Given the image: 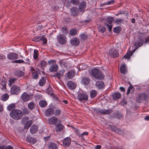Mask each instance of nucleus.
Masks as SVG:
<instances>
[{"mask_svg":"<svg viewBox=\"0 0 149 149\" xmlns=\"http://www.w3.org/2000/svg\"><path fill=\"white\" fill-rule=\"evenodd\" d=\"M10 115L14 119L17 120L22 118L23 116V113L19 110L14 109L10 113Z\"/></svg>","mask_w":149,"mask_h":149,"instance_id":"nucleus-1","label":"nucleus"},{"mask_svg":"<svg viewBox=\"0 0 149 149\" xmlns=\"http://www.w3.org/2000/svg\"><path fill=\"white\" fill-rule=\"evenodd\" d=\"M91 75L97 79H102L104 78L101 71L96 68L93 69L91 70Z\"/></svg>","mask_w":149,"mask_h":149,"instance_id":"nucleus-2","label":"nucleus"},{"mask_svg":"<svg viewBox=\"0 0 149 149\" xmlns=\"http://www.w3.org/2000/svg\"><path fill=\"white\" fill-rule=\"evenodd\" d=\"M148 99V95L145 93L140 94L136 97V101L139 103H140L143 101H147Z\"/></svg>","mask_w":149,"mask_h":149,"instance_id":"nucleus-3","label":"nucleus"},{"mask_svg":"<svg viewBox=\"0 0 149 149\" xmlns=\"http://www.w3.org/2000/svg\"><path fill=\"white\" fill-rule=\"evenodd\" d=\"M114 20L113 18L111 17H108L106 19V21L108 23H105V25L108 27L109 31L110 32L111 31V29L112 27V23Z\"/></svg>","mask_w":149,"mask_h":149,"instance_id":"nucleus-4","label":"nucleus"},{"mask_svg":"<svg viewBox=\"0 0 149 149\" xmlns=\"http://www.w3.org/2000/svg\"><path fill=\"white\" fill-rule=\"evenodd\" d=\"M77 98L80 101L87 100H88V96L84 93H79L77 96Z\"/></svg>","mask_w":149,"mask_h":149,"instance_id":"nucleus-5","label":"nucleus"},{"mask_svg":"<svg viewBox=\"0 0 149 149\" xmlns=\"http://www.w3.org/2000/svg\"><path fill=\"white\" fill-rule=\"evenodd\" d=\"M20 91V87L16 85L13 86L10 89L11 93L13 95H17Z\"/></svg>","mask_w":149,"mask_h":149,"instance_id":"nucleus-6","label":"nucleus"},{"mask_svg":"<svg viewBox=\"0 0 149 149\" xmlns=\"http://www.w3.org/2000/svg\"><path fill=\"white\" fill-rule=\"evenodd\" d=\"M57 39L59 43L61 44H65L67 42V38L65 35L61 34L57 37Z\"/></svg>","mask_w":149,"mask_h":149,"instance_id":"nucleus-7","label":"nucleus"},{"mask_svg":"<svg viewBox=\"0 0 149 149\" xmlns=\"http://www.w3.org/2000/svg\"><path fill=\"white\" fill-rule=\"evenodd\" d=\"M33 40L36 42L41 41L42 42V43L44 44H46L47 43V38L43 36L36 37L33 38Z\"/></svg>","mask_w":149,"mask_h":149,"instance_id":"nucleus-8","label":"nucleus"},{"mask_svg":"<svg viewBox=\"0 0 149 149\" xmlns=\"http://www.w3.org/2000/svg\"><path fill=\"white\" fill-rule=\"evenodd\" d=\"M18 55L15 53H11L8 54L7 55V57L10 60H14L18 58Z\"/></svg>","mask_w":149,"mask_h":149,"instance_id":"nucleus-9","label":"nucleus"},{"mask_svg":"<svg viewBox=\"0 0 149 149\" xmlns=\"http://www.w3.org/2000/svg\"><path fill=\"white\" fill-rule=\"evenodd\" d=\"M109 54L110 56L112 58L117 57L119 56V54L117 53V51L113 49L110 50Z\"/></svg>","mask_w":149,"mask_h":149,"instance_id":"nucleus-10","label":"nucleus"},{"mask_svg":"<svg viewBox=\"0 0 149 149\" xmlns=\"http://www.w3.org/2000/svg\"><path fill=\"white\" fill-rule=\"evenodd\" d=\"M71 44L74 46H77L79 45L80 43V41L78 38H74L70 40Z\"/></svg>","mask_w":149,"mask_h":149,"instance_id":"nucleus-11","label":"nucleus"},{"mask_svg":"<svg viewBox=\"0 0 149 149\" xmlns=\"http://www.w3.org/2000/svg\"><path fill=\"white\" fill-rule=\"evenodd\" d=\"M54 113V109L52 108L47 109L45 112V114L47 116H49L53 115Z\"/></svg>","mask_w":149,"mask_h":149,"instance_id":"nucleus-12","label":"nucleus"},{"mask_svg":"<svg viewBox=\"0 0 149 149\" xmlns=\"http://www.w3.org/2000/svg\"><path fill=\"white\" fill-rule=\"evenodd\" d=\"M48 121L49 124L55 125L57 121V118L54 116L48 119Z\"/></svg>","mask_w":149,"mask_h":149,"instance_id":"nucleus-13","label":"nucleus"},{"mask_svg":"<svg viewBox=\"0 0 149 149\" xmlns=\"http://www.w3.org/2000/svg\"><path fill=\"white\" fill-rule=\"evenodd\" d=\"M67 85L69 88L72 90L74 89L76 87L75 84L71 81L68 82Z\"/></svg>","mask_w":149,"mask_h":149,"instance_id":"nucleus-14","label":"nucleus"},{"mask_svg":"<svg viewBox=\"0 0 149 149\" xmlns=\"http://www.w3.org/2000/svg\"><path fill=\"white\" fill-rule=\"evenodd\" d=\"M22 97L23 100L24 102L29 100L30 99V96L25 92L23 93L22 95Z\"/></svg>","mask_w":149,"mask_h":149,"instance_id":"nucleus-15","label":"nucleus"},{"mask_svg":"<svg viewBox=\"0 0 149 149\" xmlns=\"http://www.w3.org/2000/svg\"><path fill=\"white\" fill-rule=\"evenodd\" d=\"M71 143V139L70 138L67 137L65 138L63 141V145L66 147L69 146Z\"/></svg>","mask_w":149,"mask_h":149,"instance_id":"nucleus-16","label":"nucleus"},{"mask_svg":"<svg viewBox=\"0 0 149 149\" xmlns=\"http://www.w3.org/2000/svg\"><path fill=\"white\" fill-rule=\"evenodd\" d=\"M65 72V70H62L59 71L56 74H55L53 76L56 77L58 79L61 78L63 76Z\"/></svg>","mask_w":149,"mask_h":149,"instance_id":"nucleus-17","label":"nucleus"},{"mask_svg":"<svg viewBox=\"0 0 149 149\" xmlns=\"http://www.w3.org/2000/svg\"><path fill=\"white\" fill-rule=\"evenodd\" d=\"M26 140L27 142L33 144L35 143L36 142V140L35 138H32L30 136H28Z\"/></svg>","mask_w":149,"mask_h":149,"instance_id":"nucleus-18","label":"nucleus"},{"mask_svg":"<svg viewBox=\"0 0 149 149\" xmlns=\"http://www.w3.org/2000/svg\"><path fill=\"white\" fill-rule=\"evenodd\" d=\"M38 130V127L36 125H33L30 128L31 133L33 134L36 133Z\"/></svg>","mask_w":149,"mask_h":149,"instance_id":"nucleus-19","label":"nucleus"},{"mask_svg":"<svg viewBox=\"0 0 149 149\" xmlns=\"http://www.w3.org/2000/svg\"><path fill=\"white\" fill-rule=\"evenodd\" d=\"M143 40L141 39H139L138 41L134 43V46L137 48L141 46L143 44Z\"/></svg>","mask_w":149,"mask_h":149,"instance_id":"nucleus-20","label":"nucleus"},{"mask_svg":"<svg viewBox=\"0 0 149 149\" xmlns=\"http://www.w3.org/2000/svg\"><path fill=\"white\" fill-rule=\"evenodd\" d=\"M58 67L56 64L53 65L49 68V70L51 72H54L56 71L58 69Z\"/></svg>","mask_w":149,"mask_h":149,"instance_id":"nucleus-21","label":"nucleus"},{"mask_svg":"<svg viewBox=\"0 0 149 149\" xmlns=\"http://www.w3.org/2000/svg\"><path fill=\"white\" fill-rule=\"evenodd\" d=\"M86 6V3L85 2H82L79 6V9L80 11H82L85 10Z\"/></svg>","mask_w":149,"mask_h":149,"instance_id":"nucleus-22","label":"nucleus"},{"mask_svg":"<svg viewBox=\"0 0 149 149\" xmlns=\"http://www.w3.org/2000/svg\"><path fill=\"white\" fill-rule=\"evenodd\" d=\"M120 70L121 73L125 74L127 72V69L125 64H123L120 68Z\"/></svg>","mask_w":149,"mask_h":149,"instance_id":"nucleus-23","label":"nucleus"},{"mask_svg":"<svg viewBox=\"0 0 149 149\" xmlns=\"http://www.w3.org/2000/svg\"><path fill=\"white\" fill-rule=\"evenodd\" d=\"M96 86L99 88H102L104 87V85L103 82L102 81H97L95 84Z\"/></svg>","mask_w":149,"mask_h":149,"instance_id":"nucleus-24","label":"nucleus"},{"mask_svg":"<svg viewBox=\"0 0 149 149\" xmlns=\"http://www.w3.org/2000/svg\"><path fill=\"white\" fill-rule=\"evenodd\" d=\"M111 128L112 131H114L119 134H121L122 133V132L119 129L117 128L114 126H111Z\"/></svg>","mask_w":149,"mask_h":149,"instance_id":"nucleus-25","label":"nucleus"},{"mask_svg":"<svg viewBox=\"0 0 149 149\" xmlns=\"http://www.w3.org/2000/svg\"><path fill=\"white\" fill-rule=\"evenodd\" d=\"M121 96V95L118 92L114 93L112 95L113 98L115 100L120 98Z\"/></svg>","mask_w":149,"mask_h":149,"instance_id":"nucleus-26","label":"nucleus"},{"mask_svg":"<svg viewBox=\"0 0 149 149\" xmlns=\"http://www.w3.org/2000/svg\"><path fill=\"white\" fill-rule=\"evenodd\" d=\"M82 83L85 85H88L90 82V80L87 77L83 78L81 80Z\"/></svg>","mask_w":149,"mask_h":149,"instance_id":"nucleus-27","label":"nucleus"},{"mask_svg":"<svg viewBox=\"0 0 149 149\" xmlns=\"http://www.w3.org/2000/svg\"><path fill=\"white\" fill-rule=\"evenodd\" d=\"M63 125L58 124L56 125L55 128V130L56 132L61 131L63 130Z\"/></svg>","mask_w":149,"mask_h":149,"instance_id":"nucleus-28","label":"nucleus"},{"mask_svg":"<svg viewBox=\"0 0 149 149\" xmlns=\"http://www.w3.org/2000/svg\"><path fill=\"white\" fill-rule=\"evenodd\" d=\"M111 111V110H99L98 112L102 114H106L109 113Z\"/></svg>","mask_w":149,"mask_h":149,"instance_id":"nucleus-29","label":"nucleus"},{"mask_svg":"<svg viewBox=\"0 0 149 149\" xmlns=\"http://www.w3.org/2000/svg\"><path fill=\"white\" fill-rule=\"evenodd\" d=\"M74 72H75L74 70H70L67 73V77L69 79L72 78L74 77Z\"/></svg>","mask_w":149,"mask_h":149,"instance_id":"nucleus-30","label":"nucleus"},{"mask_svg":"<svg viewBox=\"0 0 149 149\" xmlns=\"http://www.w3.org/2000/svg\"><path fill=\"white\" fill-rule=\"evenodd\" d=\"M49 149H57V146L56 144L54 143H51L48 146Z\"/></svg>","mask_w":149,"mask_h":149,"instance_id":"nucleus-31","label":"nucleus"},{"mask_svg":"<svg viewBox=\"0 0 149 149\" xmlns=\"http://www.w3.org/2000/svg\"><path fill=\"white\" fill-rule=\"evenodd\" d=\"M97 94V93L96 91L95 90H92L90 92V97L92 98H94L96 96Z\"/></svg>","mask_w":149,"mask_h":149,"instance_id":"nucleus-32","label":"nucleus"},{"mask_svg":"<svg viewBox=\"0 0 149 149\" xmlns=\"http://www.w3.org/2000/svg\"><path fill=\"white\" fill-rule=\"evenodd\" d=\"M46 82V79L44 77H41L39 82V85L40 86H43Z\"/></svg>","mask_w":149,"mask_h":149,"instance_id":"nucleus-33","label":"nucleus"},{"mask_svg":"<svg viewBox=\"0 0 149 149\" xmlns=\"http://www.w3.org/2000/svg\"><path fill=\"white\" fill-rule=\"evenodd\" d=\"M39 104L41 107H45L47 106V104L45 101L42 100L39 102Z\"/></svg>","mask_w":149,"mask_h":149,"instance_id":"nucleus-34","label":"nucleus"},{"mask_svg":"<svg viewBox=\"0 0 149 149\" xmlns=\"http://www.w3.org/2000/svg\"><path fill=\"white\" fill-rule=\"evenodd\" d=\"M77 10V8L74 7L71 8L70 9L71 14L73 16H76L77 15L76 11Z\"/></svg>","mask_w":149,"mask_h":149,"instance_id":"nucleus-35","label":"nucleus"},{"mask_svg":"<svg viewBox=\"0 0 149 149\" xmlns=\"http://www.w3.org/2000/svg\"><path fill=\"white\" fill-rule=\"evenodd\" d=\"M15 75L17 77L23 76L24 75V73L22 71H17L15 72Z\"/></svg>","mask_w":149,"mask_h":149,"instance_id":"nucleus-36","label":"nucleus"},{"mask_svg":"<svg viewBox=\"0 0 149 149\" xmlns=\"http://www.w3.org/2000/svg\"><path fill=\"white\" fill-rule=\"evenodd\" d=\"M77 29H71L70 31L69 34L71 36H73L77 34Z\"/></svg>","mask_w":149,"mask_h":149,"instance_id":"nucleus-37","label":"nucleus"},{"mask_svg":"<svg viewBox=\"0 0 149 149\" xmlns=\"http://www.w3.org/2000/svg\"><path fill=\"white\" fill-rule=\"evenodd\" d=\"M9 98V95L8 94L5 93L3 94L1 97V99L3 101H6Z\"/></svg>","mask_w":149,"mask_h":149,"instance_id":"nucleus-38","label":"nucleus"},{"mask_svg":"<svg viewBox=\"0 0 149 149\" xmlns=\"http://www.w3.org/2000/svg\"><path fill=\"white\" fill-rule=\"evenodd\" d=\"M35 104L33 102H31L29 103L28 104V107L31 110H33L35 107Z\"/></svg>","mask_w":149,"mask_h":149,"instance_id":"nucleus-39","label":"nucleus"},{"mask_svg":"<svg viewBox=\"0 0 149 149\" xmlns=\"http://www.w3.org/2000/svg\"><path fill=\"white\" fill-rule=\"evenodd\" d=\"M15 107V104H11L9 105L7 107V109L9 111H12L14 110Z\"/></svg>","mask_w":149,"mask_h":149,"instance_id":"nucleus-40","label":"nucleus"},{"mask_svg":"<svg viewBox=\"0 0 149 149\" xmlns=\"http://www.w3.org/2000/svg\"><path fill=\"white\" fill-rule=\"evenodd\" d=\"M32 124V121H30L29 122H26L24 126V128L26 129L29 128Z\"/></svg>","mask_w":149,"mask_h":149,"instance_id":"nucleus-41","label":"nucleus"},{"mask_svg":"<svg viewBox=\"0 0 149 149\" xmlns=\"http://www.w3.org/2000/svg\"><path fill=\"white\" fill-rule=\"evenodd\" d=\"M40 64L42 68L43 69L47 66V63L44 61H40Z\"/></svg>","mask_w":149,"mask_h":149,"instance_id":"nucleus-42","label":"nucleus"},{"mask_svg":"<svg viewBox=\"0 0 149 149\" xmlns=\"http://www.w3.org/2000/svg\"><path fill=\"white\" fill-rule=\"evenodd\" d=\"M132 55V53L131 52H127L126 54L124 56V57L122 58V59L124 58H129Z\"/></svg>","mask_w":149,"mask_h":149,"instance_id":"nucleus-43","label":"nucleus"},{"mask_svg":"<svg viewBox=\"0 0 149 149\" xmlns=\"http://www.w3.org/2000/svg\"><path fill=\"white\" fill-rule=\"evenodd\" d=\"M38 52L36 49L34 50V54L33 58L34 59H37L38 58Z\"/></svg>","mask_w":149,"mask_h":149,"instance_id":"nucleus-44","label":"nucleus"},{"mask_svg":"<svg viewBox=\"0 0 149 149\" xmlns=\"http://www.w3.org/2000/svg\"><path fill=\"white\" fill-rule=\"evenodd\" d=\"M123 20L122 19H117L115 22V23L117 24H120L123 22Z\"/></svg>","mask_w":149,"mask_h":149,"instance_id":"nucleus-45","label":"nucleus"},{"mask_svg":"<svg viewBox=\"0 0 149 149\" xmlns=\"http://www.w3.org/2000/svg\"><path fill=\"white\" fill-rule=\"evenodd\" d=\"M121 28L119 27H116L113 29L114 32L116 33H119L120 31Z\"/></svg>","mask_w":149,"mask_h":149,"instance_id":"nucleus-46","label":"nucleus"},{"mask_svg":"<svg viewBox=\"0 0 149 149\" xmlns=\"http://www.w3.org/2000/svg\"><path fill=\"white\" fill-rule=\"evenodd\" d=\"M17 79L15 78H13L10 79L9 80V85L10 86H11L13 83H14V82Z\"/></svg>","mask_w":149,"mask_h":149,"instance_id":"nucleus-47","label":"nucleus"},{"mask_svg":"<svg viewBox=\"0 0 149 149\" xmlns=\"http://www.w3.org/2000/svg\"><path fill=\"white\" fill-rule=\"evenodd\" d=\"M99 31L102 33H104L106 30L105 28L103 26H100L98 28Z\"/></svg>","mask_w":149,"mask_h":149,"instance_id":"nucleus-48","label":"nucleus"},{"mask_svg":"<svg viewBox=\"0 0 149 149\" xmlns=\"http://www.w3.org/2000/svg\"><path fill=\"white\" fill-rule=\"evenodd\" d=\"M61 30L63 33L65 34H67L68 33V29L66 27H63L61 29Z\"/></svg>","mask_w":149,"mask_h":149,"instance_id":"nucleus-49","label":"nucleus"},{"mask_svg":"<svg viewBox=\"0 0 149 149\" xmlns=\"http://www.w3.org/2000/svg\"><path fill=\"white\" fill-rule=\"evenodd\" d=\"M12 62L13 63H24V62L23 60H16L13 61Z\"/></svg>","mask_w":149,"mask_h":149,"instance_id":"nucleus-50","label":"nucleus"},{"mask_svg":"<svg viewBox=\"0 0 149 149\" xmlns=\"http://www.w3.org/2000/svg\"><path fill=\"white\" fill-rule=\"evenodd\" d=\"M61 113V111L60 109H56L54 113V114L55 116H57L60 114Z\"/></svg>","mask_w":149,"mask_h":149,"instance_id":"nucleus-51","label":"nucleus"},{"mask_svg":"<svg viewBox=\"0 0 149 149\" xmlns=\"http://www.w3.org/2000/svg\"><path fill=\"white\" fill-rule=\"evenodd\" d=\"M87 67V66L86 65H84L83 64H81L79 65V68L80 69L84 70Z\"/></svg>","mask_w":149,"mask_h":149,"instance_id":"nucleus-52","label":"nucleus"},{"mask_svg":"<svg viewBox=\"0 0 149 149\" xmlns=\"http://www.w3.org/2000/svg\"><path fill=\"white\" fill-rule=\"evenodd\" d=\"M32 76L33 79H37L38 78V74L36 72H33L32 73Z\"/></svg>","mask_w":149,"mask_h":149,"instance_id":"nucleus-53","label":"nucleus"},{"mask_svg":"<svg viewBox=\"0 0 149 149\" xmlns=\"http://www.w3.org/2000/svg\"><path fill=\"white\" fill-rule=\"evenodd\" d=\"M80 37L81 39L83 40L87 38L86 35L84 34H82L80 35Z\"/></svg>","mask_w":149,"mask_h":149,"instance_id":"nucleus-54","label":"nucleus"},{"mask_svg":"<svg viewBox=\"0 0 149 149\" xmlns=\"http://www.w3.org/2000/svg\"><path fill=\"white\" fill-rule=\"evenodd\" d=\"M71 3L74 5H76L79 3L78 0H71Z\"/></svg>","mask_w":149,"mask_h":149,"instance_id":"nucleus-55","label":"nucleus"},{"mask_svg":"<svg viewBox=\"0 0 149 149\" xmlns=\"http://www.w3.org/2000/svg\"><path fill=\"white\" fill-rule=\"evenodd\" d=\"M28 120L29 119L27 117H25L23 118L22 121L23 123H25L26 122H29L28 121Z\"/></svg>","mask_w":149,"mask_h":149,"instance_id":"nucleus-56","label":"nucleus"},{"mask_svg":"<svg viewBox=\"0 0 149 149\" xmlns=\"http://www.w3.org/2000/svg\"><path fill=\"white\" fill-rule=\"evenodd\" d=\"M114 2V1L113 0H111V1H109L107 2L105 4L106 5H110Z\"/></svg>","mask_w":149,"mask_h":149,"instance_id":"nucleus-57","label":"nucleus"},{"mask_svg":"<svg viewBox=\"0 0 149 149\" xmlns=\"http://www.w3.org/2000/svg\"><path fill=\"white\" fill-rule=\"evenodd\" d=\"M133 88L132 86H130L128 88L127 94L128 95L130 93V91L131 90H133Z\"/></svg>","mask_w":149,"mask_h":149,"instance_id":"nucleus-58","label":"nucleus"},{"mask_svg":"<svg viewBox=\"0 0 149 149\" xmlns=\"http://www.w3.org/2000/svg\"><path fill=\"white\" fill-rule=\"evenodd\" d=\"M59 63L60 65L62 66V65H63L64 66H65V67H66L65 65V63L64 62L62 61H61L59 62Z\"/></svg>","mask_w":149,"mask_h":149,"instance_id":"nucleus-59","label":"nucleus"},{"mask_svg":"<svg viewBox=\"0 0 149 149\" xmlns=\"http://www.w3.org/2000/svg\"><path fill=\"white\" fill-rule=\"evenodd\" d=\"M5 149H13V148L11 146H8L6 147Z\"/></svg>","mask_w":149,"mask_h":149,"instance_id":"nucleus-60","label":"nucleus"},{"mask_svg":"<svg viewBox=\"0 0 149 149\" xmlns=\"http://www.w3.org/2000/svg\"><path fill=\"white\" fill-rule=\"evenodd\" d=\"M26 62H24V63H25L26 64H29V59L27 58L26 59Z\"/></svg>","mask_w":149,"mask_h":149,"instance_id":"nucleus-61","label":"nucleus"},{"mask_svg":"<svg viewBox=\"0 0 149 149\" xmlns=\"http://www.w3.org/2000/svg\"><path fill=\"white\" fill-rule=\"evenodd\" d=\"M50 137V136H48L44 137V139L45 141H46L48 140L49 139Z\"/></svg>","mask_w":149,"mask_h":149,"instance_id":"nucleus-62","label":"nucleus"},{"mask_svg":"<svg viewBox=\"0 0 149 149\" xmlns=\"http://www.w3.org/2000/svg\"><path fill=\"white\" fill-rule=\"evenodd\" d=\"M101 148V146L100 145H98L96 146L95 149H100Z\"/></svg>","mask_w":149,"mask_h":149,"instance_id":"nucleus-63","label":"nucleus"},{"mask_svg":"<svg viewBox=\"0 0 149 149\" xmlns=\"http://www.w3.org/2000/svg\"><path fill=\"white\" fill-rule=\"evenodd\" d=\"M149 42V36H148L145 39V42Z\"/></svg>","mask_w":149,"mask_h":149,"instance_id":"nucleus-64","label":"nucleus"}]
</instances>
